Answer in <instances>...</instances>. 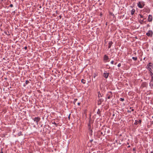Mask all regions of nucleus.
<instances>
[{"instance_id": "f257e3e1", "label": "nucleus", "mask_w": 153, "mask_h": 153, "mask_svg": "<svg viewBox=\"0 0 153 153\" xmlns=\"http://www.w3.org/2000/svg\"><path fill=\"white\" fill-rule=\"evenodd\" d=\"M148 69L150 72V75L151 76L152 79H153V76H152L153 73L152 69H153V64L152 63L150 62L147 65Z\"/></svg>"}, {"instance_id": "f03ea898", "label": "nucleus", "mask_w": 153, "mask_h": 153, "mask_svg": "<svg viewBox=\"0 0 153 153\" xmlns=\"http://www.w3.org/2000/svg\"><path fill=\"white\" fill-rule=\"evenodd\" d=\"M138 7L140 8H143L145 5L143 1H139L137 3Z\"/></svg>"}, {"instance_id": "7ed1b4c3", "label": "nucleus", "mask_w": 153, "mask_h": 153, "mask_svg": "<svg viewBox=\"0 0 153 153\" xmlns=\"http://www.w3.org/2000/svg\"><path fill=\"white\" fill-rule=\"evenodd\" d=\"M113 97V93L111 91L108 92L106 95V97L108 99H110L111 98Z\"/></svg>"}, {"instance_id": "20e7f679", "label": "nucleus", "mask_w": 153, "mask_h": 153, "mask_svg": "<svg viewBox=\"0 0 153 153\" xmlns=\"http://www.w3.org/2000/svg\"><path fill=\"white\" fill-rule=\"evenodd\" d=\"M33 119L34 122H35L37 124H38V123L40 120L41 119L39 117H37L33 118Z\"/></svg>"}, {"instance_id": "39448f33", "label": "nucleus", "mask_w": 153, "mask_h": 153, "mask_svg": "<svg viewBox=\"0 0 153 153\" xmlns=\"http://www.w3.org/2000/svg\"><path fill=\"white\" fill-rule=\"evenodd\" d=\"M153 32L152 30H149L148 32L146 33V35L152 37V36Z\"/></svg>"}, {"instance_id": "423d86ee", "label": "nucleus", "mask_w": 153, "mask_h": 153, "mask_svg": "<svg viewBox=\"0 0 153 153\" xmlns=\"http://www.w3.org/2000/svg\"><path fill=\"white\" fill-rule=\"evenodd\" d=\"M108 75L109 73H107V72L106 71L103 73V76L105 78H107L108 77Z\"/></svg>"}, {"instance_id": "0eeeda50", "label": "nucleus", "mask_w": 153, "mask_h": 153, "mask_svg": "<svg viewBox=\"0 0 153 153\" xmlns=\"http://www.w3.org/2000/svg\"><path fill=\"white\" fill-rule=\"evenodd\" d=\"M103 100L102 99H100L98 101V105H100L101 104L102 102H103Z\"/></svg>"}, {"instance_id": "6e6552de", "label": "nucleus", "mask_w": 153, "mask_h": 153, "mask_svg": "<svg viewBox=\"0 0 153 153\" xmlns=\"http://www.w3.org/2000/svg\"><path fill=\"white\" fill-rule=\"evenodd\" d=\"M152 20V16L151 15H149L148 19V20L149 22H151Z\"/></svg>"}, {"instance_id": "1a4fd4ad", "label": "nucleus", "mask_w": 153, "mask_h": 153, "mask_svg": "<svg viewBox=\"0 0 153 153\" xmlns=\"http://www.w3.org/2000/svg\"><path fill=\"white\" fill-rule=\"evenodd\" d=\"M108 59V56L106 55H105L104 56V60L107 61Z\"/></svg>"}, {"instance_id": "9d476101", "label": "nucleus", "mask_w": 153, "mask_h": 153, "mask_svg": "<svg viewBox=\"0 0 153 153\" xmlns=\"http://www.w3.org/2000/svg\"><path fill=\"white\" fill-rule=\"evenodd\" d=\"M112 44H113V42L112 41H110L109 42L108 46V48H111V46Z\"/></svg>"}, {"instance_id": "9b49d317", "label": "nucleus", "mask_w": 153, "mask_h": 153, "mask_svg": "<svg viewBox=\"0 0 153 153\" xmlns=\"http://www.w3.org/2000/svg\"><path fill=\"white\" fill-rule=\"evenodd\" d=\"M135 9H132L131 11V14L132 15H133L134 14V13H135Z\"/></svg>"}, {"instance_id": "f8f14e48", "label": "nucleus", "mask_w": 153, "mask_h": 153, "mask_svg": "<svg viewBox=\"0 0 153 153\" xmlns=\"http://www.w3.org/2000/svg\"><path fill=\"white\" fill-rule=\"evenodd\" d=\"M102 97V96L100 92H98V97L99 98H100V97Z\"/></svg>"}, {"instance_id": "ddd939ff", "label": "nucleus", "mask_w": 153, "mask_h": 153, "mask_svg": "<svg viewBox=\"0 0 153 153\" xmlns=\"http://www.w3.org/2000/svg\"><path fill=\"white\" fill-rule=\"evenodd\" d=\"M4 33L7 35H10L8 31H5L4 32Z\"/></svg>"}, {"instance_id": "4468645a", "label": "nucleus", "mask_w": 153, "mask_h": 153, "mask_svg": "<svg viewBox=\"0 0 153 153\" xmlns=\"http://www.w3.org/2000/svg\"><path fill=\"white\" fill-rule=\"evenodd\" d=\"M100 112L101 111L99 109H98V111L97 112V114H99L100 115Z\"/></svg>"}, {"instance_id": "2eb2a0df", "label": "nucleus", "mask_w": 153, "mask_h": 153, "mask_svg": "<svg viewBox=\"0 0 153 153\" xmlns=\"http://www.w3.org/2000/svg\"><path fill=\"white\" fill-rule=\"evenodd\" d=\"M81 82L82 83H83V84H85V80L83 79H82L81 80Z\"/></svg>"}, {"instance_id": "dca6fc26", "label": "nucleus", "mask_w": 153, "mask_h": 153, "mask_svg": "<svg viewBox=\"0 0 153 153\" xmlns=\"http://www.w3.org/2000/svg\"><path fill=\"white\" fill-rule=\"evenodd\" d=\"M88 128H89V129H90V128H91V124L90 123V120H89V123L88 125Z\"/></svg>"}, {"instance_id": "f3484780", "label": "nucleus", "mask_w": 153, "mask_h": 153, "mask_svg": "<svg viewBox=\"0 0 153 153\" xmlns=\"http://www.w3.org/2000/svg\"><path fill=\"white\" fill-rule=\"evenodd\" d=\"M132 59L134 61H136L137 60V57H132Z\"/></svg>"}, {"instance_id": "a211bd4d", "label": "nucleus", "mask_w": 153, "mask_h": 153, "mask_svg": "<svg viewBox=\"0 0 153 153\" xmlns=\"http://www.w3.org/2000/svg\"><path fill=\"white\" fill-rule=\"evenodd\" d=\"M29 83V82L28 80H26L25 82V84H26V85H27V84H28Z\"/></svg>"}, {"instance_id": "6ab92c4d", "label": "nucleus", "mask_w": 153, "mask_h": 153, "mask_svg": "<svg viewBox=\"0 0 153 153\" xmlns=\"http://www.w3.org/2000/svg\"><path fill=\"white\" fill-rule=\"evenodd\" d=\"M124 98H121L120 99V101H124Z\"/></svg>"}, {"instance_id": "aec40b11", "label": "nucleus", "mask_w": 153, "mask_h": 153, "mask_svg": "<svg viewBox=\"0 0 153 153\" xmlns=\"http://www.w3.org/2000/svg\"><path fill=\"white\" fill-rule=\"evenodd\" d=\"M77 100V99H74V104H75V103L76 102V101Z\"/></svg>"}, {"instance_id": "412c9836", "label": "nucleus", "mask_w": 153, "mask_h": 153, "mask_svg": "<svg viewBox=\"0 0 153 153\" xmlns=\"http://www.w3.org/2000/svg\"><path fill=\"white\" fill-rule=\"evenodd\" d=\"M138 121L137 120H136L135 121V122L134 123V124L135 125H137L138 123Z\"/></svg>"}, {"instance_id": "4be33fe9", "label": "nucleus", "mask_w": 153, "mask_h": 153, "mask_svg": "<svg viewBox=\"0 0 153 153\" xmlns=\"http://www.w3.org/2000/svg\"><path fill=\"white\" fill-rule=\"evenodd\" d=\"M89 131H90L91 132V134H92V129H91V128H90V129H89Z\"/></svg>"}, {"instance_id": "5701e85b", "label": "nucleus", "mask_w": 153, "mask_h": 153, "mask_svg": "<svg viewBox=\"0 0 153 153\" xmlns=\"http://www.w3.org/2000/svg\"><path fill=\"white\" fill-rule=\"evenodd\" d=\"M52 123L54 124L56 126H57V124L55 122H54L53 123Z\"/></svg>"}, {"instance_id": "b1692460", "label": "nucleus", "mask_w": 153, "mask_h": 153, "mask_svg": "<svg viewBox=\"0 0 153 153\" xmlns=\"http://www.w3.org/2000/svg\"><path fill=\"white\" fill-rule=\"evenodd\" d=\"M121 65V63H119L118 65L117 66H118V67H120Z\"/></svg>"}, {"instance_id": "393cba45", "label": "nucleus", "mask_w": 153, "mask_h": 153, "mask_svg": "<svg viewBox=\"0 0 153 153\" xmlns=\"http://www.w3.org/2000/svg\"><path fill=\"white\" fill-rule=\"evenodd\" d=\"M140 17L141 18H143V16L142 15H141V14H140Z\"/></svg>"}, {"instance_id": "a878e982", "label": "nucleus", "mask_w": 153, "mask_h": 153, "mask_svg": "<svg viewBox=\"0 0 153 153\" xmlns=\"http://www.w3.org/2000/svg\"><path fill=\"white\" fill-rule=\"evenodd\" d=\"M9 6H10V7H13V5L12 4H11Z\"/></svg>"}, {"instance_id": "bb28decb", "label": "nucleus", "mask_w": 153, "mask_h": 153, "mask_svg": "<svg viewBox=\"0 0 153 153\" xmlns=\"http://www.w3.org/2000/svg\"><path fill=\"white\" fill-rule=\"evenodd\" d=\"M114 61H112L111 62V63L112 64H114Z\"/></svg>"}, {"instance_id": "cd10ccee", "label": "nucleus", "mask_w": 153, "mask_h": 153, "mask_svg": "<svg viewBox=\"0 0 153 153\" xmlns=\"http://www.w3.org/2000/svg\"><path fill=\"white\" fill-rule=\"evenodd\" d=\"M70 115H71V114H70L68 116V118L69 120H70Z\"/></svg>"}, {"instance_id": "c85d7f7f", "label": "nucleus", "mask_w": 153, "mask_h": 153, "mask_svg": "<svg viewBox=\"0 0 153 153\" xmlns=\"http://www.w3.org/2000/svg\"><path fill=\"white\" fill-rule=\"evenodd\" d=\"M24 49L25 50H27V46H25L24 47Z\"/></svg>"}, {"instance_id": "c756f323", "label": "nucleus", "mask_w": 153, "mask_h": 153, "mask_svg": "<svg viewBox=\"0 0 153 153\" xmlns=\"http://www.w3.org/2000/svg\"><path fill=\"white\" fill-rule=\"evenodd\" d=\"M138 122L140 123L141 122V120H139L138 121Z\"/></svg>"}, {"instance_id": "7c9ffc66", "label": "nucleus", "mask_w": 153, "mask_h": 153, "mask_svg": "<svg viewBox=\"0 0 153 153\" xmlns=\"http://www.w3.org/2000/svg\"><path fill=\"white\" fill-rule=\"evenodd\" d=\"M128 113H130L131 112V111L129 110H128L127 111Z\"/></svg>"}, {"instance_id": "2f4dec72", "label": "nucleus", "mask_w": 153, "mask_h": 153, "mask_svg": "<svg viewBox=\"0 0 153 153\" xmlns=\"http://www.w3.org/2000/svg\"><path fill=\"white\" fill-rule=\"evenodd\" d=\"M100 134H101V135H103H103H104V134H103V133H102V132H101V133H100Z\"/></svg>"}, {"instance_id": "473e14b6", "label": "nucleus", "mask_w": 153, "mask_h": 153, "mask_svg": "<svg viewBox=\"0 0 153 153\" xmlns=\"http://www.w3.org/2000/svg\"><path fill=\"white\" fill-rule=\"evenodd\" d=\"M133 151H135V148H133Z\"/></svg>"}, {"instance_id": "72a5a7b5", "label": "nucleus", "mask_w": 153, "mask_h": 153, "mask_svg": "<svg viewBox=\"0 0 153 153\" xmlns=\"http://www.w3.org/2000/svg\"><path fill=\"white\" fill-rule=\"evenodd\" d=\"M152 82V81L151 82V83L150 84V85H153L152 84V83H151Z\"/></svg>"}, {"instance_id": "f704fd0d", "label": "nucleus", "mask_w": 153, "mask_h": 153, "mask_svg": "<svg viewBox=\"0 0 153 153\" xmlns=\"http://www.w3.org/2000/svg\"><path fill=\"white\" fill-rule=\"evenodd\" d=\"M80 103L78 102V105H80Z\"/></svg>"}, {"instance_id": "c9c22d12", "label": "nucleus", "mask_w": 153, "mask_h": 153, "mask_svg": "<svg viewBox=\"0 0 153 153\" xmlns=\"http://www.w3.org/2000/svg\"><path fill=\"white\" fill-rule=\"evenodd\" d=\"M132 111H134V109H131V110Z\"/></svg>"}, {"instance_id": "e433bc0d", "label": "nucleus", "mask_w": 153, "mask_h": 153, "mask_svg": "<svg viewBox=\"0 0 153 153\" xmlns=\"http://www.w3.org/2000/svg\"><path fill=\"white\" fill-rule=\"evenodd\" d=\"M115 116V114H113V115H112V116L113 117L114 116Z\"/></svg>"}, {"instance_id": "4c0bfd02", "label": "nucleus", "mask_w": 153, "mask_h": 153, "mask_svg": "<svg viewBox=\"0 0 153 153\" xmlns=\"http://www.w3.org/2000/svg\"><path fill=\"white\" fill-rule=\"evenodd\" d=\"M41 7H41V6H40L39 7V8H41Z\"/></svg>"}, {"instance_id": "58836bf2", "label": "nucleus", "mask_w": 153, "mask_h": 153, "mask_svg": "<svg viewBox=\"0 0 153 153\" xmlns=\"http://www.w3.org/2000/svg\"><path fill=\"white\" fill-rule=\"evenodd\" d=\"M130 147V146H128V147Z\"/></svg>"}, {"instance_id": "ea45409f", "label": "nucleus", "mask_w": 153, "mask_h": 153, "mask_svg": "<svg viewBox=\"0 0 153 153\" xmlns=\"http://www.w3.org/2000/svg\"><path fill=\"white\" fill-rule=\"evenodd\" d=\"M151 153H153V152L152 151Z\"/></svg>"}, {"instance_id": "a19ab883", "label": "nucleus", "mask_w": 153, "mask_h": 153, "mask_svg": "<svg viewBox=\"0 0 153 153\" xmlns=\"http://www.w3.org/2000/svg\"><path fill=\"white\" fill-rule=\"evenodd\" d=\"M0 153H3V152H0Z\"/></svg>"}, {"instance_id": "79ce46f5", "label": "nucleus", "mask_w": 153, "mask_h": 153, "mask_svg": "<svg viewBox=\"0 0 153 153\" xmlns=\"http://www.w3.org/2000/svg\"><path fill=\"white\" fill-rule=\"evenodd\" d=\"M116 64H117V63L116 62V63H115V65H116Z\"/></svg>"}, {"instance_id": "37998d69", "label": "nucleus", "mask_w": 153, "mask_h": 153, "mask_svg": "<svg viewBox=\"0 0 153 153\" xmlns=\"http://www.w3.org/2000/svg\"><path fill=\"white\" fill-rule=\"evenodd\" d=\"M134 153H135V152H134Z\"/></svg>"}]
</instances>
